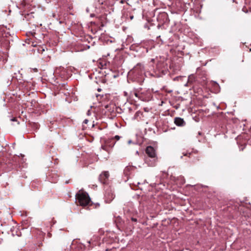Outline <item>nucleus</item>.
Masks as SVG:
<instances>
[{"instance_id": "16", "label": "nucleus", "mask_w": 251, "mask_h": 251, "mask_svg": "<svg viewBox=\"0 0 251 251\" xmlns=\"http://www.w3.org/2000/svg\"><path fill=\"white\" fill-rule=\"evenodd\" d=\"M88 122H89V121H88L87 119H85V120L83 121V124H87Z\"/></svg>"}, {"instance_id": "8", "label": "nucleus", "mask_w": 251, "mask_h": 251, "mask_svg": "<svg viewBox=\"0 0 251 251\" xmlns=\"http://www.w3.org/2000/svg\"><path fill=\"white\" fill-rule=\"evenodd\" d=\"M175 124L177 126H183L185 125V122L182 118L179 117H176L174 120Z\"/></svg>"}, {"instance_id": "21", "label": "nucleus", "mask_w": 251, "mask_h": 251, "mask_svg": "<svg viewBox=\"0 0 251 251\" xmlns=\"http://www.w3.org/2000/svg\"><path fill=\"white\" fill-rule=\"evenodd\" d=\"M98 91H101V89H100V88H98Z\"/></svg>"}, {"instance_id": "27", "label": "nucleus", "mask_w": 251, "mask_h": 251, "mask_svg": "<svg viewBox=\"0 0 251 251\" xmlns=\"http://www.w3.org/2000/svg\"><path fill=\"white\" fill-rule=\"evenodd\" d=\"M199 135H201V133L200 132H199Z\"/></svg>"}, {"instance_id": "24", "label": "nucleus", "mask_w": 251, "mask_h": 251, "mask_svg": "<svg viewBox=\"0 0 251 251\" xmlns=\"http://www.w3.org/2000/svg\"><path fill=\"white\" fill-rule=\"evenodd\" d=\"M184 156H187V153H184Z\"/></svg>"}, {"instance_id": "19", "label": "nucleus", "mask_w": 251, "mask_h": 251, "mask_svg": "<svg viewBox=\"0 0 251 251\" xmlns=\"http://www.w3.org/2000/svg\"><path fill=\"white\" fill-rule=\"evenodd\" d=\"M33 71H34V72H37V69L36 68H34V69H33Z\"/></svg>"}, {"instance_id": "13", "label": "nucleus", "mask_w": 251, "mask_h": 251, "mask_svg": "<svg viewBox=\"0 0 251 251\" xmlns=\"http://www.w3.org/2000/svg\"><path fill=\"white\" fill-rule=\"evenodd\" d=\"M141 114V112L140 111H137L136 112L135 115H134V119H137V117H138L140 114Z\"/></svg>"}, {"instance_id": "5", "label": "nucleus", "mask_w": 251, "mask_h": 251, "mask_svg": "<svg viewBox=\"0 0 251 251\" xmlns=\"http://www.w3.org/2000/svg\"><path fill=\"white\" fill-rule=\"evenodd\" d=\"M141 88H139L134 90L133 92L134 95L139 99L143 101H146V98L142 96L143 93L140 92Z\"/></svg>"}, {"instance_id": "3", "label": "nucleus", "mask_w": 251, "mask_h": 251, "mask_svg": "<svg viewBox=\"0 0 251 251\" xmlns=\"http://www.w3.org/2000/svg\"><path fill=\"white\" fill-rule=\"evenodd\" d=\"M157 160V157H146L145 158V162L150 167L156 165Z\"/></svg>"}, {"instance_id": "23", "label": "nucleus", "mask_w": 251, "mask_h": 251, "mask_svg": "<svg viewBox=\"0 0 251 251\" xmlns=\"http://www.w3.org/2000/svg\"><path fill=\"white\" fill-rule=\"evenodd\" d=\"M136 153L137 154H139V151H136Z\"/></svg>"}, {"instance_id": "15", "label": "nucleus", "mask_w": 251, "mask_h": 251, "mask_svg": "<svg viewBox=\"0 0 251 251\" xmlns=\"http://www.w3.org/2000/svg\"><path fill=\"white\" fill-rule=\"evenodd\" d=\"M131 220L132 222H136L137 221V219L134 218H131Z\"/></svg>"}, {"instance_id": "1", "label": "nucleus", "mask_w": 251, "mask_h": 251, "mask_svg": "<svg viewBox=\"0 0 251 251\" xmlns=\"http://www.w3.org/2000/svg\"><path fill=\"white\" fill-rule=\"evenodd\" d=\"M75 199L79 204H89L91 201L88 194L83 189L79 190L75 194Z\"/></svg>"}, {"instance_id": "9", "label": "nucleus", "mask_w": 251, "mask_h": 251, "mask_svg": "<svg viewBox=\"0 0 251 251\" xmlns=\"http://www.w3.org/2000/svg\"><path fill=\"white\" fill-rule=\"evenodd\" d=\"M196 80V77L194 75H190L188 78L187 83H193Z\"/></svg>"}, {"instance_id": "26", "label": "nucleus", "mask_w": 251, "mask_h": 251, "mask_svg": "<svg viewBox=\"0 0 251 251\" xmlns=\"http://www.w3.org/2000/svg\"><path fill=\"white\" fill-rule=\"evenodd\" d=\"M101 148H102V149H103L104 150H105L104 147L103 146H101Z\"/></svg>"}, {"instance_id": "25", "label": "nucleus", "mask_w": 251, "mask_h": 251, "mask_svg": "<svg viewBox=\"0 0 251 251\" xmlns=\"http://www.w3.org/2000/svg\"><path fill=\"white\" fill-rule=\"evenodd\" d=\"M99 96H100V95H96V97H97V98H98V97H99Z\"/></svg>"}, {"instance_id": "22", "label": "nucleus", "mask_w": 251, "mask_h": 251, "mask_svg": "<svg viewBox=\"0 0 251 251\" xmlns=\"http://www.w3.org/2000/svg\"><path fill=\"white\" fill-rule=\"evenodd\" d=\"M15 120H16L15 118H13L12 119V121H15Z\"/></svg>"}, {"instance_id": "7", "label": "nucleus", "mask_w": 251, "mask_h": 251, "mask_svg": "<svg viewBox=\"0 0 251 251\" xmlns=\"http://www.w3.org/2000/svg\"><path fill=\"white\" fill-rule=\"evenodd\" d=\"M115 196L114 194L111 192H107L104 196V201L105 203H110L114 199Z\"/></svg>"}, {"instance_id": "20", "label": "nucleus", "mask_w": 251, "mask_h": 251, "mask_svg": "<svg viewBox=\"0 0 251 251\" xmlns=\"http://www.w3.org/2000/svg\"><path fill=\"white\" fill-rule=\"evenodd\" d=\"M81 205L83 206L84 207H87L88 205L85 204V205Z\"/></svg>"}, {"instance_id": "6", "label": "nucleus", "mask_w": 251, "mask_h": 251, "mask_svg": "<svg viewBox=\"0 0 251 251\" xmlns=\"http://www.w3.org/2000/svg\"><path fill=\"white\" fill-rule=\"evenodd\" d=\"M109 176V172L107 171H105L102 172L99 176V180L102 183L104 184L106 182L107 180L108 179Z\"/></svg>"}, {"instance_id": "17", "label": "nucleus", "mask_w": 251, "mask_h": 251, "mask_svg": "<svg viewBox=\"0 0 251 251\" xmlns=\"http://www.w3.org/2000/svg\"><path fill=\"white\" fill-rule=\"evenodd\" d=\"M42 49V50H40L39 49L38 50L39 52H41V53H42L44 51H45V49H43V48H41Z\"/></svg>"}, {"instance_id": "14", "label": "nucleus", "mask_w": 251, "mask_h": 251, "mask_svg": "<svg viewBox=\"0 0 251 251\" xmlns=\"http://www.w3.org/2000/svg\"><path fill=\"white\" fill-rule=\"evenodd\" d=\"M91 110L89 109L87 112V115L90 116V115H91Z\"/></svg>"}, {"instance_id": "4", "label": "nucleus", "mask_w": 251, "mask_h": 251, "mask_svg": "<svg viewBox=\"0 0 251 251\" xmlns=\"http://www.w3.org/2000/svg\"><path fill=\"white\" fill-rule=\"evenodd\" d=\"M146 153L148 155L147 157H157L155 150L151 146H148L146 149Z\"/></svg>"}, {"instance_id": "28", "label": "nucleus", "mask_w": 251, "mask_h": 251, "mask_svg": "<svg viewBox=\"0 0 251 251\" xmlns=\"http://www.w3.org/2000/svg\"><path fill=\"white\" fill-rule=\"evenodd\" d=\"M128 143H131V141H129Z\"/></svg>"}, {"instance_id": "12", "label": "nucleus", "mask_w": 251, "mask_h": 251, "mask_svg": "<svg viewBox=\"0 0 251 251\" xmlns=\"http://www.w3.org/2000/svg\"><path fill=\"white\" fill-rule=\"evenodd\" d=\"M114 139H116L117 140H118L120 139V136L118 135H116L114 137L110 139L112 145H114L115 144V142L114 141Z\"/></svg>"}, {"instance_id": "2", "label": "nucleus", "mask_w": 251, "mask_h": 251, "mask_svg": "<svg viewBox=\"0 0 251 251\" xmlns=\"http://www.w3.org/2000/svg\"><path fill=\"white\" fill-rule=\"evenodd\" d=\"M132 71L133 73L135 74L136 75H141L144 73V67L140 63L137 64L136 66L133 68Z\"/></svg>"}, {"instance_id": "10", "label": "nucleus", "mask_w": 251, "mask_h": 251, "mask_svg": "<svg viewBox=\"0 0 251 251\" xmlns=\"http://www.w3.org/2000/svg\"><path fill=\"white\" fill-rule=\"evenodd\" d=\"M140 92H142L143 93V94H142V96L144 97H146V100H148V99L149 98V94H150V92L149 91H142V90L140 91Z\"/></svg>"}, {"instance_id": "11", "label": "nucleus", "mask_w": 251, "mask_h": 251, "mask_svg": "<svg viewBox=\"0 0 251 251\" xmlns=\"http://www.w3.org/2000/svg\"><path fill=\"white\" fill-rule=\"evenodd\" d=\"M133 169L132 167L131 166H127L124 169V173L126 175H128V173Z\"/></svg>"}, {"instance_id": "18", "label": "nucleus", "mask_w": 251, "mask_h": 251, "mask_svg": "<svg viewBox=\"0 0 251 251\" xmlns=\"http://www.w3.org/2000/svg\"><path fill=\"white\" fill-rule=\"evenodd\" d=\"M160 65H161V64H158L157 65V69H159V66H160ZM158 71H159V72H162V71H161V70H160L158 69Z\"/></svg>"}]
</instances>
